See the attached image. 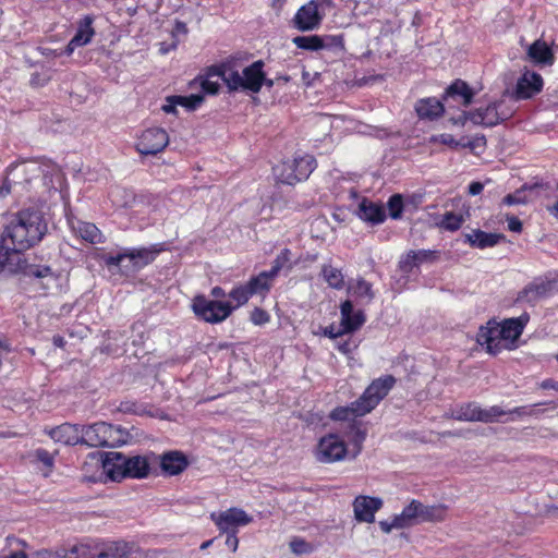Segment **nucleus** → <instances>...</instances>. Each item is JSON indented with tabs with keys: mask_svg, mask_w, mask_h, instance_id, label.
<instances>
[{
	"mask_svg": "<svg viewBox=\"0 0 558 558\" xmlns=\"http://www.w3.org/2000/svg\"><path fill=\"white\" fill-rule=\"evenodd\" d=\"M473 96L474 92L465 82L456 80L447 87L444 99H461V105L468 107L472 102Z\"/></svg>",
	"mask_w": 558,
	"mask_h": 558,
	"instance_id": "27",
	"label": "nucleus"
},
{
	"mask_svg": "<svg viewBox=\"0 0 558 558\" xmlns=\"http://www.w3.org/2000/svg\"><path fill=\"white\" fill-rule=\"evenodd\" d=\"M46 232L43 214L37 209H24L12 216L2 240L8 250L22 252L40 242Z\"/></svg>",
	"mask_w": 558,
	"mask_h": 558,
	"instance_id": "1",
	"label": "nucleus"
},
{
	"mask_svg": "<svg viewBox=\"0 0 558 558\" xmlns=\"http://www.w3.org/2000/svg\"><path fill=\"white\" fill-rule=\"evenodd\" d=\"M88 550L84 545H74L68 549V556H76L77 558H87Z\"/></svg>",
	"mask_w": 558,
	"mask_h": 558,
	"instance_id": "51",
	"label": "nucleus"
},
{
	"mask_svg": "<svg viewBox=\"0 0 558 558\" xmlns=\"http://www.w3.org/2000/svg\"><path fill=\"white\" fill-rule=\"evenodd\" d=\"M347 447L344 441L337 435L329 434L320 438L316 450V458L319 462L330 463L343 459Z\"/></svg>",
	"mask_w": 558,
	"mask_h": 558,
	"instance_id": "15",
	"label": "nucleus"
},
{
	"mask_svg": "<svg viewBox=\"0 0 558 558\" xmlns=\"http://www.w3.org/2000/svg\"><path fill=\"white\" fill-rule=\"evenodd\" d=\"M169 143V136L163 129L151 128L144 131L136 144L141 155H156L162 151Z\"/></svg>",
	"mask_w": 558,
	"mask_h": 558,
	"instance_id": "14",
	"label": "nucleus"
},
{
	"mask_svg": "<svg viewBox=\"0 0 558 558\" xmlns=\"http://www.w3.org/2000/svg\"><path fill=\"white\" fill-rule=\"evenodd\" d=\"M508 221V228L509 230L513 232H521L522 230V222L514 216H510L507 218Z\"/></svg>",
	"mask_w": 558,
	"mask_h": 558,
	"instance_id": "56",
	"label": "nucleus"
},
{
	"mask_svg": "<svg viewBox=\"0 0 558 558\" xmlns=\"http://www.w3.org/2000/svg\"><path fill=\"white\" fill-rule=\"evenodd\" d=\"M24 274L28 277L45 278L51 275V269L48 266H27Z\"/></svg>",
	"mask_w": 558,
	"mask_h": 558,
	"instance_id": "46",
	"label": "nucleus"
},
{
	"mask_svg": "<svg viewBox=\"0 0 558 558\" xmlns=\"http://www.w3.org/2000/svg\"><path fill=\"white\" fill-rule=\"evenodd\" d=\"M114 428L105 422H98L89 426L82 427V445L88 447H112Z\"/></svg>",
	"mask_w": 558,
	"mask_h": 558,
	"instance_id": "11",
	"label": "nucleus"
},
{
	"mask_svg": "<svg viewBox=\"0 0 558 558\" xmlns=\"http://www.w3.org/2000/svg\"><path fill=\"white\" fill-rule=\"evenodd\" d=\"M347 333L345 331H342V327L340 326L339 328H336L333 325H330L328 327H326L324 329V335L331 338V339H336L338 337H341L342 335Z\"/></svg>",
	"mask_w": 558,
	"mask_h": 558,
	"instance_id": "54",
	"label": "nucleus"
},
{
	"mask_svg": "<svg viewBox=\"0 0 558 558\" xmlns=\"http://www.w3.org/2000/svg\"><path fill=\"white\" fill-rule=\"evenodd\" d=\"M32 558H53L52 549H39L32 554Z\"/></svg>",
	"mask_w": 558,
	"mask_h": 558,
	"instance_id": "58",
	"label": "nucleus"
},
{
	"mask_svg": "<svg viewBox=\"0 0 558 558\" xmlns=\"http://www.w3.org/2000/svg\"><path fill=\"white\" fill-rule=\"evenodd\" d=\"M389 216L392 219H399L403 211V197L400 194H393L388 201Z\"/></svg>",
	"mask_w": 558,
	"mask_h": 558,
	"instance_id": "43",
	"label": "nucleus"
},
{
	"mask_svg": "<svg viewBox=\"0 0 558 558\" xmlns=\"http://www.w3.org/2000/svg\"><path fill=\"white\" fill-rule=\"evenodd\" d=\"M529 322L526 314L517 318L505 319L501 324L490 320L480 328L477 342L486 345L487 351L497 354L502 349H511L512 344L522 335L524 326Z\"/></svg>",
	"mask_w": 558,
	"mask_h": 558,
	"instance_id": "2",
	"label": "nucleus"
},
{
	"mask_svg": "<svg viewBox=\"0 0 558 558\" xmlns=\"http://www.w3.org/2000/svg\"><path fill=\"white\" fill-rule=\"evenodd\" d=\"M82 427L77 424L63 423L51 428L48 434L54 441L74 446L82 444Z\"/></svg>",
	"mask_w": 558,
	"mask_h": 558,
	"instance_id": "17",
	"label": "nucleus"
},
{
	"mask_svg": "<svg viewBox=\"0 0 558 558\" xmlns=\"http://www.w3.org/2000/svg\"><path fill=\"white\" fill-rule=\"evenodd\" d=\"M506 412L497 407L482 409L476 403H466L461 405L452 413V417L458 421L492 423L499 421Z\"/></svg>",
	"mask_w": 558,
	"mask_h": 558,
	"instance_id": "10",
	"label": "nucleus"
},
{
	"mask_svg": "<svg viewBox=\"0 0 558 558\" xmlns=\"http://www.w3.org/2000/svg\"><path fill=\"white\" fill-rule=\"evenodd\" d=\"M322 274L330 288L340 290L344 287V276L340 269L330 265H324Z\"/></svg>",
	"mask_w": 558,
	"mask_h": 558,
	"instance_id": "36",
	"label": "nucleus"
},
{
	"mask_svg": "<svg viewBox=\"0 0 558 558\" xmlns=\"http://www.w3.org/2000/svg\"><path fill=\"white\" fill-rule=\"evenodd\" d=\"M236 533L238 532H229V533H226L227 534V538H226V545L233 551L235 553L236 549H238V546H239V538L236 537Z\"/></svg>",
	"mask_w": 558,
	"mask_h": 558,
	"instance_id": "53",
	"label": "nucleus"
},
{
	"mask_svg": "<svg viewBox=\"0 0 558 558\" xmlns=\"http://www.w3.org/2000/svg\"><path fill=\"white\" fill-rule=\"evenodd\" d=\"M88 459L90 463L100 466L111 481L119 482L126 477V456L121 452H93L88 454Z\"/></svg>",
	"mask_w": 558,
	"mask_h": 558,
	"instance_id": "8",
	"label": "nucleus"
},
{
	"mask_svg": "<svg viewBox=\"0 0 558 558\" xmlns=\"http://www.w3.org/2000/svg\"><path fill=\"white\" fill-rule=\"evenodd\" d=\"M208 76L220 77L230 92L244 89L242 75L231 65L222 64L221 66L211 68L208 72Z\"/></svg>",
	"mask_w": 558,
	"mask_h": 558,
	"instance_id": "25",
	"label": "nucleus"
},
{
	"mask_svg": "<svg viewBox=\"0 0 558 558\" xmlns=\"http://www.w3.org/2000/svg\"><path fill=\"white\" fill-rule=\"evenodd\" d=\"M192 307L196 316L211 324L225 320L233 310L228 302L209 301L203 295L194 298Z\"/></svg>",
	"mask_w": 558,
	"mask_h": 558,
	"instance_id": "9",
	"label": "nucleus"
},
{
	"mask_svg": "<svg viewBox=\"0 0 558 558\" xmlns=\"http://www.w3.org/2000/svg\"><path fill=\"white\" fill-rule=\"evenodd\" d=\"M348 292L356 298L366 299L367 302H371L374 299L372 284L364 279H359L355 283H350Z\"/></svg>",
	"mask_w": 558,
	"mask_h": 558,
	"instance_id": "37",
	"label": "nucleus"
},
{
	"mask_svg": "<svg viewBox=\"0 0 558 558\" xmlns=\"http://www.w3.org/2000/svg\"><path fill=\"white\" fill-rule=\"evenodd\" d=\"M324 15V12L319 10L318 2L316 0H311L298 10L292 23L296 29L301 32H310L319 27Z\"/></svg>",
	"mask_w": 558,
	"mask_h": 558,
	"instance_id": "13",
	"label": "nucleus"
},
{
	"mask_svg": "<svg viewBox=\"0 0 558 558\" xmlns=\"http://www.w3.org/2000/svg\"><path fill=\"white\" fill-rule=\"evenodd\" d=\"M383 500L377 497L357 496L353 501L354 518L359 522L372 523L375 513L381 508Z\"/></svg>",
	"mask_w": 558,
	"mask_h": 558,
	"instance_id": "16",
	"label": "nucleus"
},
{
	"mask_svg": "<svg viewBox=\"0 0 558 558\" xmlns=\"http://www.w3.org/2000/svg\"><path fill=\"white\" fill-rule=\"evenodd\" d=\"M289 546H290L291 551L295 555L310 554L313 550V547L311 544H308L307 542H305L304 539L299 538V537H294L290 542Z\"/></svg>",
	"mask_w": 558,
	"mask_h": 558,
	"instance_id": "45",
	"label": "nucleus"
},
{
	"mask_svg": "<svg viewBox=\"0 0 558 558\" xmlns=\"http://www.w3.org/2000/svg\"><path fill=\"white\" fill-rule=\"evenodd\" d=\"M73 231H75L83 240L96 244L102 242V234L100 230L90 222L77 221L71 223Z\"/></svg>",
	"mask_w": 558,
	"mask_h": 558,
	"instance_id": "32",
	"label": "nucleus"
},
{
	"mask_svg": "<svg viewBox=\"0 0 558 558\" xmlns=\"http://www.w3.org/2000/svg\"><path fill=\"white\" fill-rule=\"evenodd\" d=\"M251 320L254 325H264L269 320L268 313L259 307H255L251 313Z\"/></svg>",
	"mask_w": 558,
	"mask_h": 558,
	"instance_id": "48",
	"label": "nucleus"
},
{
	"mask_svg": "<svg viewBox=\"0 0 558 558\" xmlns=\"http://www.w3.org/2000/svg\"><path fill=\"white\" fill-rule=\"evenodd\" d=\"M396 379L391 375L375 379L363 395L348 408L335 409L330 417L336 421H347L350 416H363L369 413L393 387Z\"/></svg>",
	"mask_w": 558,
	"mask_h": 558,
	"instance_id": "4",
	"label": "nucleus"
},
{
	"mask_svg": "<svg viewBox=\"0 0 558 558\" xmlns=\"http://www.w3.org/2000/svg\"><path fill=\"white\" fill-rule=\"evenodd\" d=\"M210 519L221 533L238 532L239 526L247 525L253 520L244 510L235 507L218 513L213 512Z\"/></svg>",
	"mask_w": 558,
	"mask_h": 558,
	"instance_id": "12",
	"label": "nucleus"
},
{
	"mask_svg": "<svg viewBox=\"0 0 558 558\" xmlns=\"http://www.w3.org/2000/svg\"><path fill=\"white\" fill-rule=\"evenodd\" d=\"M542 403H536V404H533L531 408H525V407H519V408H514L513 410L509 411L510 414H518V415H530V416H534V415H537L539 413V411L536 409V407L541 405Z\"/></svg>",
	"mask_w": 558,
	"mask_h": 558,
	"instance_id": "49",
	"label": "nucleus"
},
{
	"mask_svg": "<svg viewBox=\"0 0 558 558\" xmlns=\"http://www.w3.org/2000/svg\"><path fill=\"white\" fill-rule=\"evenodd\" d=\"M161 470L169 475H178L187 468L186 457L180 451H169L157 456Z\"/></svg>",
	"mask_w": 558,
	"mask_h": 558,
	"instance_id": "24",
	"label": "nucleus"
},
{
	"mask_svg": "<svg viewBox=\"0 0 558 558\" xmlns=\"http://www.w3.org/2000/svg\"><path fill=\"white\" fill-rule=\"evenodd\" d=\"M401 519H402V513L395 515V518L392 519L391 522L380 521L379 526H380L381 531L387 534L390 533L392 531V529H405L407 525H401V524H403V521H401Z\"/></svg>",
	"mask_w": 558,
	"mask_h": 558,
	"instance_id": "47",
	"label": "nucleus"
},
{
	"mask_svg": "<svg viewBox=\"0 0 558 558\" xmlns=\"http://www.w3.org/2000/svg\"><path fill=\"white\" fill-rule=\"evenodd\" d=\"M356 215L363 221H366V222H369L373 225L381 223L386 218L385 209L380 205H378L372 201H368L366 198H364L359 204Z\"/></svg>",
	"mask_w": 558,
	"mask_h": 558,
	"instance_id": "26",
	"label": "nucleus"
},
{
	"mask_svg": "<svg viewBox=\"0 0 558 558\" xmlns=\"http://www.w3.org/2000/svg\"><path fill=\"white\" fill-rule=\"evenodd\" d=\"M274 279L269 271H262L258 276L251 278L246 286L252 295L260 294L269 291Z\"/></svg>",
	"mask_w": 558,
	"mask_h": 558,
	"instance_id": "34",
	"label": "nucleus"
},
{
	"mask_svg": "<svg viewBox=\"0 0 558 558\" xmlns=\"http://www.w3.org/2000/svg\"><path fill=\"white\" fill-rule=\"evenodd\" d=\"M292 43L300 49L317 51L323 49L326 45L324 38L318 35L296 36Z\"/></svg>",
	"mask_w": 558,
	"mask_h": 558,
	"instance_id": "35",
	"label": "nucleus"
},
{
	"mask_svg": "<svg viewBox=\"0 0 558 558\" xmlns=\"http://www.w3.org/2000/svg\"><path fill=\"white\" fill-rule=\"evenodd\" d=\"M348 437L354 444L356 453L361 451L362 444L365 440L366 432L363 430L359 424L352 423L349 425Z\"/></svg>",
	"mask_w": 558,
	"mask_h": 558,
	"instance_id": "40",
	"label": "nucleus"
},
{
	"mask_svg": "<svg viewBox=\"0 0 558 558\" xmlns=\"http://www.w3.org/2000/svg\"><path fill=\"white\" fill-rule=\"evenodd\" d=\"M151 460L157 461V456H133L126 457V477L145 478L150 472Z\"/></svg>",
	"mask_w": 558,
	"mask_h": 558,
	"instance_id": "22",
	"label": "nucleus"
},
{
	"mask_svg": "<svg viewBox=\"0 0 558 558\" xmlns=\"http://www.w3.org/2000/svg\"><path fill=\"white\" fill-rule=\"evenodd\" d=\"M175 97L177 96H169L167 97L166 101L167 104H165L162 106V111L166 112V113H177V106H178V102H175Z\"/></svg>",
	"mask_w": 558,
	"mask_h": 558,
	"instance_id": "55",
	"label": "nucleus"
},
{
	"mask_svg": "<svg viewBox=\"0 0 558 558\" xmlns=\"http://www.w3.org/2000/svg\"><path fill=\"white\" fill-rule=\"evenodd\" d=\"M502 100L488 104L486 107H478L474 111H462V113L453 119L454 124H464L471 121L473 124L483 126H494L511 116L509 110H501Z\"/></svg>",
	"mask_w": 558,
	"mask_h": 558,
	"instance_id": "6",
	"label": "nucleus"
},
{
	"mask_svg": "<svg viewBox=\"0 0 558 558\" xmlns=\"http://www.w3.org/2000/svg\"><path fill=\"white\" fill-rule=\"evenodd\" d=\"M543 389H554L558 390V384L553 379H546L541 384Z\"/></svg>",
	"mask_w": 558,
	"mask_h": 558,
	"instance_id": "63",
	"label": "nucleus"
},
{
	"mask_svg": "<svg viewBox=\"0 0 558 558\" xmlns=\"http://www.w3.org/2000/svg\"><path fill=\"white\" fill-rule=\"evenodd\" d=\"M484 189V185L481 182H472L469 186V193L471 195L480 194Z\"/></svg>",
	"mask_w": 558,
	"mask_h": 558,
	"instance_id": "59",
	"label": "nucleus"
},
{
	"mask_svg": "<svg viewBox=\"0 0 558 558\" xmlns=\"http://www.w3.org/2000/svg\"><path fill=\"white\" fill-rule=\"evenodd\" d=\"M463 223V217L461 215H457L452 211H448L444 215L442 220L439 226L448 231L458 230Z\"/></svg>",
	"mask_w": 558,
	"mask_h": 558,
	"instance_id": "41",
	"label": "nucleus"
},
{
	"mask_svg": "<svg viewBox=\"0 0 558 558\" xmlns=\"http://www.w3.org/2000/svg\"><path fill=\"white\" fill-rule=\"evenodd\" d=\"M204 101V96L202 94H193L190 96H177L175 102L178 106H182L186 108L189 111H193L197 109Z\"/></svg>",
	"mask_w": 558,
	"mask_h": 558,
	"instance_id": "39",
	"label": "nucleus"
},
{
	"mask_svg": "<svg viewBox=\"0 0 558 558\" xmlns=\"http://www.w3.org/2000/svg\"><path fill=\"white\" fill-rule=\"evenodd\" d=\"M316 167V160L311 155L283 160L274 168L276 179L288 185L306 180Z\"/></svg>",
	"mask_w": 558,
	"mask_h": 558,
	"instance_id": "5",
	"label": "nucleus"
},
{
	"mask_svg": "<svg viewBox=\"0 0 558 558\" xmlns=\"http://www.w3.org/2000/svg\"><path fill=\"white\" fill-rule=\"evenodd\" d=\"M159 252L160 248L155 246L131 250L126 253V259H129L133 268L138 269L154 262Z\"/></svg>",
	"mask_w": 558,
	"mask_h": 558,
	"instance_id": "30",
	"label": "nucleus"
},
{
	"mask_svg": "<svg viewBox=\"0 0 558 558\" xmlns=\"http://www.w3.org/2000/svg\"><path fill=\"white\" fill-rule=\"evenodd\" d=\"M415 111L422 119L434 120L444 112V104L436 98L420 99L415 105Z\"/></svg>",
	"mask_w": 558,
	"mask_h": 558,
	"instance_id": "29",
	"label": "nucleus"
},
{
	"mask_svg": "<svg viewBox=\"0 0 558 558\" xmlns=\"http://www.w3.org/2000/svg\"><path fill=\"white\" fill-rule=\"evenodd\" d=\"M38 459L47 466L51 468L53 463V458L49 452L46 450H38L37 451Z\"/></svg>",
	"mask_w": 558,
	"mask_h": 558,
	"instance_id": "57",
	"label": "nucleus"
},
{
	"mask_svg": "<svg viewBox=\"0 0 558 558\" xmlns=\"http://www.w3.org/2000/svg\"><path fill=\"white\" fill-rule=\"evenodd\" d=\"M1 558H27V555L23 550H16Z\"/></svg>",
	"mask_w": 558,
	"mask_h": 558,
	"instance_id": "64",
	"label": "nucleus"
},
{
	"mask_svg": "<svg viewBox=\"0 0 558 558\" xmlns=\"http://www.w3.org/2000/svg\"><path fill=\"white\" fill-rule=\"evenodd\" d=\"M504 235L499 233H487L482 230H474L472 233L465 235L466 241L470 245L485 248L492 247L504 240Z\"/></svg>",
	"mask_w": 558,
	"mask_h": 558,
	"instance_id": "31",
	"label": "nucleus"
},
{
	"mask_svg": "<svg viewBox=\"0 0 558 558\" xmlns=\"http://www.w3.org/2000/svg\"><path fill=\"white\" fill-rule=\"evenodd\" d=\"M92 24L93 17L89 15L80 21L76 34L66 45L64 53L70 56L77 47H83L90 43L93 36L95 35V31Z\"/></svg>",
	"mask_w": 558,
	"mask_h": 558,
	"instance_id": "21",
	"label": "nucleus"
},
{
	"mask_svg": "<svg viewBox=\"0 0 558 558\" xmlns=\"http://www.w3.org/2000/svg\"><path fill=\"white\" fill-rule=\"evenodd\" d=\"M401 513L402 525L410 527L424 522H442L447 515V507L444 505L426 506L413 499Z\"/></svg>",
	"mask_w": 558,
	"mask_h": 558,
	"instance_id": "7",
	"label": "nucleus"
},
{
	"mask_svg": "<svg viewBox=\"0 0 558 558\" xmlns=\"http://www.w3.org/2000/svg\"><path fill=\"white\" fill-rule=\"evenodd\" d=\"M250 296H252V294L246 284L234 288L229 293V298L234 300L238 303V306L245 304L248 301Z\"/></svg>",
	"mask_w": 558,
	"mask_h": 558,
	"instance_id": "44",
	"label": "nucleus"
},
{
	"mask_svg": "<svg viewBox=\"0 0 558 558\" xmlns=\"http://www.w3.org/2000/svg\"><path fill=\"white\" fill-rule=\"evenodd\" d=\"M543 87V78L535 72H525L517 83L515 98L527 99L539 93Z\"/></svg>",
	"mask_w": 558,
	"mask_h": 558,
	"instance_id": "19",
	"label": "nucleus"
},
{
	"mask_svg": "<svg viewBox=\"0 0 558 558\" xmlns=\"http://www.w3.org/2000/svg\"><path fill=\"white\" fill-rule=\"evenodd\" d=\"M529 57L538 63L551 64L554 60L553 52L546 43L536 40L527 50Z\"/></svg>",
	"mask_w": 558,
	"mask_h": 558,
	"instance_id": "33",
	"label": "nucleus"
},
{
	"mask_svg": "<svg viewBox=\"0 0 558 558\" xmlns=\"http://www.w3.org/2000/svg\"><path fill=\"white\" fill-rule=\"evenodd\" d=\"M291 259V252L288 248H284L280 252V254L275 258L271 269L268 270L270 272V276H274L275 278L279 274V271L286 267Z\"/></svg>",
	"mask_w": 558,
	"mask_h": 558,
	"instance_id": "42",
	"label": "nucleus"
},
{
	"mask_svg": "<svg viewBox=\"0 0 558 558\" xmlns=\"http://www.w3.org/2000/svg\"><path fill=\"white\" fill-rule=\"evenodd\" d=\"M53 558H77L76 556H68V549L64 547L53 550Z\"/></svg>",
	"mask_w": 558,
	"mask_h": 558,
	"instance_id": "60",
	"label": "nucleus"
},
{
	"mask_svg": "<svg viewBox=\"0 0 558 558\" xmlns=\"http://www.w3.org/2000/svg\"><path fill=\"white\" fill-rule=\"evenodd\" d=\"M264 62L262 60L253 62L251 65L243 70L242 78L244 89L252 93H258L265 81V73L263 71Z\"/></svg>",
	"mask_w": 558,
	"mask_h": 558,
	"instance_id": "23",
	"label": "nucleus"
},
{
	"mask_svg": "<svg viewBox=\"0 0 558 558\" xmlns=\"http://www.w3.org/2000/svg\"><path fill=\"white\" fill-rule=\"evenodd\" d=\"M555 282L544 279H536L527 284L518 295V301L536 303L547 296L553 290Z\"/></svg>",
	"mask_w": 558,
	"mask_h": 558,
	"instance_id": "20",
	"label": "nucleus"
},
{
	"mask_svg": "<svg viewBox=\"0 0 558 558\" xmlns=\"http://www.w3.org/2000/svg\"><path fill=\"white\" fill-rule=\"evenodd\" d=\"M337 348L340 352H342L344 354H348L352 351V345H351L350 341L339 342L337 344Z\"/></svg>",
	"mask_w": 558,
	"mask_h": 558,
	"instance_id": "61",
	"label": "nucleus"
},
{
	"mask_svg": "<svg viewBox=\"0 0 558 558\" xmlns=\"http://www.w3.org/2000/svg\"><path fill=\"white\" fill-rule=\"evenodd\" d=\"M201 86L205 93L210 95H216L219 90L218 82H213L209 78L203 80Z\"/></svg>",
	"mask_w": 558,
	"mask_h": 558,
	"instance_id": "50",
	"label": "nucleus"
},
{
	"mask_svg": "<svg viewBox=\"0 0 558 558\" xmlns=\"http://www.w3.org/2000/svg\"><path fill=\"white\" fill-rule=\"evenodd\" d=\"M440 138H441V143L445 144V145H449V146H457L458 145V143L454 141L452 135L442 134L440 136Z\"/></svg>",
	"mask_w": 558,
	"mask_h": 558,
	"instance_id": "62",
	"label": "nucleus"
},
{
	"mask_svg": "<svg viewBox=\"0 0 558 558\" xmlns=\"http://www.w3.org/2000/svg\"><path fill=\"white\" fill-rule=\"evenodd\" d=\"M436 254L437 252L435 251H410L404 257L401 258V260L399 262V267L402 271L410 272L414 267L418 266L420 264L435 259Z\"/></svg>",
	"mask_w": 558,
	"mask_h": 558,
	"instance_id": "28",
	"label": "nucleus"
},
{
	"mask_svg": "<svg viewBox=\"0 0 558 558\" xmlns=\"http://www.w3.org/2000/svg\"><path fill=\"white\" fill-rule=\"evenodd\" d=\"M57 172L53 163L39 162L36 160L22 161L10 167L3 184L0 186V196L8 195L12 190L20 192L26 190L33 182L39 180L44 185H49L51 180L48 179Z\"/></svg>",
	"mask_w": 558,
	"mask_h": 558,
	"instance_id": "3",
	"label": "nucleus"
},
{
	"mask_svg": "<svg viewBox=\"0 0 558 558\" xmlns=\"http://www.w3.org/2000/svg\"><path fill=\"white\" fill-rule=\"evenodd\" d=\"M537 187H538V184H534L531 186L523 185L521 189L517 190L514 193L508 194L507 196H505L502 199V203L508 206L525 204L529 202V199L525 195V191H527V190L532 191Z\"/></svg>",
	"mask_w": 558,
	"mask_h": 558,
	"instance_id": "38",
	"label": "nucleus"
},
{
	"mask_svg": "<svg viewBox=\"0 0 558 558\" xmlns=\"http://www.w3.org/2000/svg\"><path fill=\"white\" fill-rule=\"evenodd\" d=\"M126 259V253L118 254L116 256H107L105 257V263L107 266H121L122 263Z\"/></svg>",
	"mask_w": 558,
	"mask_h": 558,
	"instance_id": "52",
	"label": "nucleus"
},
{
	"mask_svg": "<svg viewBox=\"0 0 558 558\" xmlns=\"http://www.w3.org/2000/svg\"><path fill=\"white\" fill-rule=\"evenodd\" d=\"M342 331L351 333L360 329L365 323V314L359 310L354 312L351 301H344L340 306Z\"/></svg>",
	"mask_w": 558,
	"mask_h": 558,
	"instance_id": "18",
	"label": "nucleus"
}]
</instances>
